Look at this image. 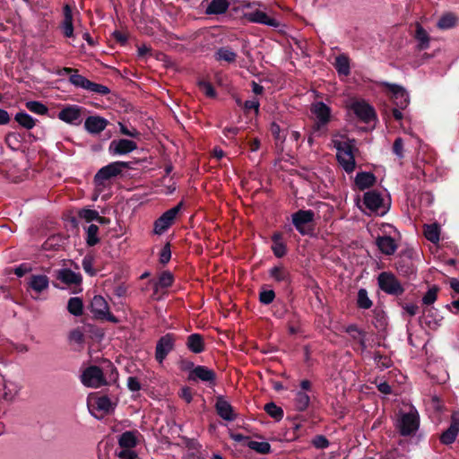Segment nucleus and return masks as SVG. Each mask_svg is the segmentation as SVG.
Here are the masks:
<instances>
[{
  "mask_svg": "<svg viewBox=\"0 0 459 459\" xmlns=\"http://www.w3.org/2000/svg\"><path fill=\"white\" fill-rule=\"evenodd\" d=\"M396 270L402 276L411 278L416 275V268L409 259H402L396 264Z\"/></svg>",
  "mask_w": 459,
  "mask_h": 459,
  "instance_id": "2f4dec72",
  "label": "nucleus"
},
{
  "mask_svg": "<svg viewBox=\"0 0 459 459\" xmlns=\"http://www.w3.org/2000/svg\"><path fill=\"white\" fill-rule=\"evenodd\" d=\"M414 37L419 42L417 46L419 50H425L429 48V35L420 23H417L416 25V31Z\"/></svg>",
  "mask_w": 459,
  "mask_h": 459,
  "instance_id": "c85d7f7f",
  "label": "nucleus"
},
{
  "mask_svg": "<svg viewBox=\"0 0 459 459\" xmlns=\"http://www.w3.org/2000/svg\"><path fill=\"white\" fill-rule=\"evenodd\" d=\"M270 132L273 137V139L278 143H283L286 140V134L281 131L280 126L273 122L270 125Z\"/></svg>",
  "mask_w": 459,
  "mask_h": 459,
  "instance_id": "603ef678",
  "label": "nucleus"
},
{
  "mask_svg": "<svg viewBox=\"0 0 459 459\" xmlns=\"http://www.w3.org/2000/svg\"><path fill=\"white\" fill-rule=\"evenodd\" d=\"M216 373L213 369H211L205 366L198 365L188 374L187 379L189 381H197L207 383L209 386H214L216 385Z\"/></svg>",
  "mask_w": 459,
  "mask_h": 459,
  "instance_id": "f8f14e48",
  "label": "nucleus"
},
{
  "mask_svg": "<svg viewBox=\"0 0 459 459\" xmlns=\"http://www.w3.org/2000/svg\"><path fill=\"white\" fill-rule=\"evenodd\" d=\"M275 299V292L273 290H262L259 292V301L264 305L273 303Z\"/></svg>",
  "mask_w": 459,
  "mask_h": 459,
  "instance_id": "680f3d73",
  "label": "nucleus"
},
{
  "mask_svg": "<svg viewBox=\"0 0 459 459\" xmlns=\"http://www.w3.org/2000/svg\"><path fill=\"white\" fill-rule=\"evenodd\" d=\"M377 280L378 288L387 295L400 297L405 291L402 282L392 272L380 273Z\"/></svg>",
  "mask_w": 459,
  "mask_h": 459,
  "instance_id": "7ed1b4c3",
  "label": "nucleus"
},
{
  "mask_svg": "<svg viewBox=\"0 0 459 459\" xmlns=\"http://www.w3.org/2000/svg\"><path fill=\"white\" fill-rule=\"evenodd\" d=\"M214 57L217 61L234 63L237 58V53L234 52L230 47H221L216 50Z\"/></svg>",
  "mask_w": 459,
  "mask_h": 459,
  "instance_id": "473e14b6",
  "label": "nucleus"
},
{
  "mask_svg": "<svg viewBox=\"0 0 459 459\" xmlns=\"http://www.w3.org/2000/svg\"><path fill=\"white\" fill-rule=\"evenodd\" d=\"M438 290L439 288L436 285L429 288L422 298L423 304L427 306L433 304L437 300Z\"/></svg>",
  "mask_w": 459,
  "mask_h": 459,
  "instance_id": "864d4df0",
  "label": "nucleus"
},
{
  "mask_svg": "<svg viewBox=\"0 0 459 459\" xmlns=\"http://www.w3.org/2000/svg\"><path fill=\"white\" fill-rule=\"evenodd\" d=\"M174 282V276L169 271H164L160 273L156 283L157 287L169 288L172 286Z\"/></svg>",
  "mask_w": 459,
  "mask_h": 459,
  "instance_id": "09e8293b",
  "label": "nucleus"
},
{
  "mask_svg": "<svg viewBox=\"0 0 459 459\" xmlns=\"http://www.w3.org/2000/svg\"><path fill=\"white\" fill-rule=\"evenodd\" d=\"M354 182L360 191H364L376 184L377 178L371 172L361 171L357 173Z\"/></svg>",
  "mask_w": 459,
  "mask_h": 459,
  "instance_id": "b1692460",
  "label": "nucleus"
},
{
  "mask_svg": "<svg viewBox=\"0 0 459 459\" xmlns=\"http://www.w3.org/2000/svg\"><path fill=\"white\" fill-rule=\"evenodd\" d=\"M424 236L425 238L432 242L437 243L439 241L440 228L437 223L427 224L424 226Z\"/></svg>",
  "mask_w": 459,
  "mask_h": 459,
  "instance_id": "58836bf2",
  "label": "nucleus"
},
{
  "mask_svg": "<svg viewBox=\"0 0 459 459\" xmlns=\"http://www.w3.org/2000/svg\"><path fill=\"white\" fill-rule=\"evenodd\" d=\"M419 427L420 416L415 408H411L409 412L401 413L395 422V429L403 437L415 435Z\"/></svg>",
  "mask_w": 459,
  "mask_h": 459,
  "instance_id": "f257e3e1",
  "label": "nucleus"
},
{
  "mask_svg": "<svg viewBox=\"0 0 459 459\" xmlns=\"http://www.w3.org/2000/svg\"><path fill=\"white\" fill-rule=\"evenodd\" d=\"M83 108L77 105H67L64 107L57 114V117L70 125H79L82 120V112Z\"/></svg>",
  "mask_w": 459,
  "mask_h": 459,
  "instance_id": "4468645a",
  "label": "nucleus"
},
{
  "mask_svg": "<svg viewBox=\"0 0 459 459\" xmlns=\"http://www.w3.org/2000/svg\"><path fill=\"white\" fill-rule=\"evenodd\" d=\"M337 160L342 165L343 169L349 174L351 173L356 168V161L354 155L345 157L342 154H337Z\"/></svg>",
  "mask_w": 459,
  "mask_h": 459,
  "instance_id": "37998d69",
  "label": "nucleus"
},
{
  "mask_svg": "<svg viewBox=\"0 0 459 459\" xmlns=\"http://www.w3.org/2000/svg\"><path fill=\"white\" fill-rule=\"evenodd\" d=\"M345 332L349 333L354 340L358 339L359 336H366V332L359 329L357 325H350L346 327Z\"/></svg>",
  "mask_w": 459,
  "mask_h": 459,
  "instance_id": "69168bd1",
  "label": "nucleus"
},
{
  "mask_svg": "<svg viewBox=\"0 0 459 459\" xmlns=\"http://www.w3.org/2000/svg\"><path fill=\"white\" fill-rule=\"evenodd\" d=\"M14 120L19 124V126L27 130L32 129L36 125V119L25 111L18 112L14 117Z\"/></svg>",
  "mask_w": 459,
  "mask_h": 459,
  "instance_id": "72a5a7b5",
  "label": "nucleus"
},
{
  "mask_svg": "<svg viewBox=\"0 0 459 459\" xmlns=\"http://www.w3.org/2000/svg\"><path fill=\"white\" fill-rule=\"evenodd\" d=\"M184 202H179L176 206L167 210L155 221L153 231L157 235L163 234L175 221L177 216L180 212Z\"/></svg>",
  "mask_w": 459,
  "mask_h": 459,
  "instance_id": "423d86ee",
  "label": "nucleus"
},
{
  "mask_svg": "<svg viewBox=\"0 0 459 459\" xmlns=\"http://www.w3.org/2000/svg\"><path fill=\"white\" fill-rule=\"evenodd\" d=\"M334 67L338 74L348 75L351 73L350 60L346 55H339L335 57Z\"/></svg>",
  "mask_w": 459,
  "mask_h": 459,
  "instance_id": "e433bc0d",
  "label": "nucleus"
},
{
  "mask_svg": "<svg viewBox=\"0 0 459 459\" xmlns=\"http://www.w3.org/2000/svg\"><path fill=\"white\" fill-rule=\"evenodd\" d=\"M109 121L103 117L89 116L84 121V129L91 134H99L106 129Z\"/></svg>",
  "mask_w": 459,
  "mask_h": 459,
  "instance_id": "2eb2a0df",
  "label": "nucleus"
},
{
  "mask_svg": "<svg viewBox=\"0 0 459 459\" xmlns=\"http://www.w3.org/2000/svg\"><path fill=\"white\" fill-rule=\"evenodd\" d=\"M334 147L338 152L337 154H342L345 156L354 155L353 151L355 148L350 141H347V142L336 141V142H334Z\"/></svg>",
  "mask_w": 459,
  "mask_h": 459,
  "instance_id": "a18cd8bd",
  "label": "nucleus"
},
{
  "mask_svg": "<svg viewBox=\"0 0 459 459\" xmlns=\"http://www.w3.org/2000/svg\"><path fill=\"white\" fill-rule=\"evenodd\" d=\"M137 149V143L134 141L121 138L113 140L108 146V152L112 156L126 155Z\"/></svg>",
  "mask_w": 459,
  "mask_h": 459,
  "instance_id": "ddd939ff",
  "label": "nucleus"
},
{
  "mask_svg": "<svg viewBox=\"0 0 459 459\" xmlns=\"http://www.w3.org/2000/svg\"><path fill=\"white\" fill-rule=\"evenodd\" d=\"M28 288L34 290L36 293L40 294L45 290L48 289L49 279L47 275L43 274H31L28 279Z\"/></svg>",
  "mask_w": 459,
  "mask_h": 459,
  "instance_id": "6ab92c4d",
  "label": "nucleus"
},
{
  "mask_svg": "<svg viewBox=\"0 0 459 459\" xmlns=\"http://www.w3.org/2000/svg\"><path fill=\"white\" fill-rule=\"evenodd\" d=\"M294 404L298 411H305L310 404L309 395L303 391H298L295 394Z\"/></svg>",
  "mask_w": 459,
  "mask_h": 459,
  "instance_id": "f704fd0d",
  "label": "nucleus"
},
{
  "mask_svg": "<svg viewBox=\"0 0 459 459\" xmlns=\"http://www.w3.org/2000/svg\"><path fill=\"white\" fill-rule=\"evenodd\" d=\"M61 29L65 37L71 38L74 36L73 13L68 4L64 7V21Z\"/></svg>",
  "mask_w": 459,
  "mask_h": 459,
  "instance_id": "cd10ccee",
  "label": "nucleus"
},
{
  "mask_svg": "<svg viewBox=\"0 0 459 459\" xmlns=\"http://www.w3.org/2000/svg\"><path fill=\"white\" fill-rule=\"evenodd\" d=\"M291 222L300 235L312 236L315 230V212L300 209L291 214Z\"/></svg>",
  "mask_w": 459,
  "mask_h": 459,
  "instance_id": "f03ea898",
  "label": "nucleus"
},
{
  "mask_svg": "<svg viewBox=\"0 0 459 459\" xmlns=\"http://www.w3.org/2000/svg\"><path fill=\"white\" fill-rule=\"evenodd\" d=\"M186 345L190 351L196 354L203 352L205 349L204 337L200 333L190 334L186 339Z\"/></svg>",
  "mask_w": 459,
  "mask_h": 459,
  "instance_id": "a878e982",
  "label": "nucleus"
},
{
  "mask_svg": "<svg viewBox=\"0 0 459 459\" xmlns=\"http://www.w3.org/2000/svg\"><path fill=\"white\" fill-rule=\"evenodd\" d=\"M381 86L390 91L391 100L395 107L406 108L410 104V97L407 91L401 85L382 82Z\"/></svg>",
  "mask_w": 459,
  "mask_h": 459,
  "instance_id": "1a4fd4ad",
  "label": "nucleus"
},
{
  "mask_svg": "<svg viewBox=\"0 0 459 459\" xmlns=\"http://www.w3.org/2000/svg\"><path fill=\"white\" fill-rule=\"evenodd\" d=\"M393 152L400 159L403 158V141L401 137H397L393 144Z\"/></svg>",
  "mask_w": 459,
  "mask_h": 459,
  "instance_id": "338daca9",
  "label": "nucleus"
},
{
  "mask_svg": "<svg viewBox=\"0 0 459 459\" xmlns=\"http://www.w3.org/2000/svg\"><path fill=\"white\" fill-rule=\"evenodd\" d=\"M247 446L260 455H268L271 453V445L268 442H258L248 440Z\"/></svg>",
  "mask_w": 459,
  "mask_h": 459,
  "instance_id": "79ce46f5",
  "label": "nucleus"
},
{
  "mask_svg": "<svg viewBox=\"0 0 459 459\" xmlns=\"http://www.w3.org/2000/svg\"><path fill=\"white\" fill-rule=\"evenodd\" d=\"M273 245L271 249L277 258H281L286 255L288 248L286 243L283 241V234L281 231H275L271 237Z\"/></svg>",
  "mask_w": 459,
  "mask_h": 459,
  "instance_id": "4be33fe9",
  "label": "nucleus"
},
{
  "mask_svg": "<svg viewBox=\"0 0 459 459\" xmlns=\"http://www.w3.org/2000/svg\"><path fill=\"white\" fill-rule=\"evenodd\" d=\"M89 81L90 80H88L86 77L79 74L78 72L75 73L74 74H72V76L69 77V82L73 85H74L77 88H82L84 90L87 89Z\"/></svg>",
  "mask_w": 459,
  "mask_h": 459,
  "instance_id": "5fc2aeb1",
  "label": "nucleus"
},
{
  "mask_svg": "<svg viewBox=\"0 0 459 459\" xmlns=\"http://www.w3.org/2000/svg\"><path fill=\"white\" fill-rule=\"evenodd\" d=\"M176 336L173 333H167L161 336L155 347V359L159 363H162L170 351L174 350Z\"/></svg>",
  "mask_w": 459,
  "mask_h": 459,
  "instance_id": "9d476101",
  "label": "nucleus"
},
{
  "mask_svg": "<svg viewBox=\"0 0 459 459\" xmlns=\"http://www.w3.org/2000/svg\"><path fill=\"white\" fill-rule=\"evenodd\" d=\"M264 411L276 421L283 418V410L273 402L268 403L264 406Z\"/></svg>",
  "mask_w": 459,
  "mask_h": 459,
  "instance_id": "ea45409f",
  "label": "nucleus"
},
{
  "mask_svg": "<svg viewBox=\"0 0 459 459\" xmlns=\"http://www.w3.org/2000/svg\"><path fill=\"white\" fill-rule=\"evenodd\" d=\"M99 227L95 224H91L87 229L86 243L90 247H93L100 242L98 238Z\"/></svg>",
  "mask_w": 459,
  "mask_h": 459,
  "instance_id": "49530a36",
  "label": "nucleus"
},
{
  "mask_svg": "<svg viewBox=\"0 0 459 459\" xmlns=\"http://www.w3.org/2000/svg\"><path fill=\"white\" fill-rule=\"evenodd\" d=\"M310 110L316 117V121L312 126L313 133L322 131L331 121V108L323 101H317L312 104Z\"/></svg>",
  "mask_w": 459,
  "mask_h": 459,
  "instance_id": "39448f33",
  "label": "nucleus"
},
{
  "mask_svg": "<svg viewBox=\"0 0 459 459\" xmlns=\"http://www.w3.org/2000/svg\"><path fill=\"white\" fill-rule=\"evenodd\" d=\"M96 407L99 411L108 413L114 409V404L107 395H102L97 399Z\"/></svg>",
  "mask_w": 459,
  "mask_h": 459,
  "instance_id": "8fccbe9b",
  "label": "nucleus"
},
{
  "mask_svg": "<svg viewBox=\"0 0 459 459\" xmlns=\"http://www.w3.org/2000/svg\"><path fill=\"white\" fill-rule=\"evenodd\" d=\"M373 303L368 298L366 289H359L358 291L357 306L359 308L368 309L372 307Z\"/></svg>",
  "mask_w": 459,
  "mask_h": 459,
  "instance_id": "c03bdc74",
  "label": "nucleus"
},
{
  "mask_svg": "<svg viewBox=\"0 0 459 459\" xmlns=\"http://www.w3.org/2000/svg\"><path fill=\"white\" fill-rule=\"evenodd\" d=\"M458 18L453 13H446L440 17L437 22V28L441 30H449L457 24Z\"/></svg>",
  "mask_w": 459,
  "mask_h": 459,
  "instance_id": "c9c22d12",
  "label": "nucleus"
},
{
  "mask_svg": "<svg viewBox=\"0 0 459 459\" xmlns=\"http://www.w3.org/2000/svg\"><path fill=\"white\" fill-rule=\"evenodd\" d=\"M25 106L30 112H33L38 115H45L48 111L47 106L37 100L28 101L26 102Z\"/></svg>",
  "mask_w": 459,
  "mask_h": 459,
  "instance_id": "de8ad7c7",
  "label": "nucleus"
},
{
  "mask_svg": "<svg viewBox=\"0 0 459 459\" xmlns=\"http://www.w3.org/2000/svg\"><path fill=\"white\" fill-rule=\"evenodd\" d=\"M86 90L89 91H91V92L99 93L102 96H105V95H108L110 93V90L108 87H107L103 84L93 82L91 81H89Z\"/></svg>",
  "mask_w": 459,
  "mask_h": 459,
  "instance_id": "4d7b16f0",
  "label": "nucleus"
},
{
  "mask_svg": "<svg viewBox=\"0 0 459 459\" xmlns=\"http://www.w3.org/2000/svg\"><path fill=\"white\" fill-rule=\"evenodd\" d=\"M244 16L250 22L264 24L273 28H278L281 24L278 20L270 17L264 12L260 10L246 13Z\"/></svg>",
  "mask_w": 459,
  "mask_h": 459,
  "instance_id": "dca6fc26",
  "label": "nucleus"
},
{
  "mask_svg": "<svg viewBox=\"0 0 459 459\" xmlns=\"http://www.w3.org/2000/svg\"><path fill=\"white\" fill-rule=\"evenodd\" d=\"M230 7L228 0H211L207 3L204 13L206 15H220L225 13Z\"/></svg>",
  "mask_w": 459,
  "mask_h": 459,
  "instance_id": "393cba45",
  "label": "nucleus"
},
{
  "mask_svg": "<svg viewBox=\"0 0 459 459\" xmlns=\"http://www.w3.org/2000/svg\"><path fill=\"white\" fill-rule=\"evenodd\" d=\"M269 275L277 282L290 284L291 275L283 265H276L269 270Z\"/></svg>",
  "mask_w": 459,
  "mask_h": 459,
  "instance_id": "bb28decb",
  "label": "nucleus"
},
{
  "mask_svg": "<svg viewBox=\"0 0 459 459\" xmlns=\"http://www.w3.org/2000/svg\"><path fill=\"white\" fill-rule=\"evenodd\" d=\"M94 257L91 255H86L82 261V266L84 272L90 276H95L97 270L93 268Z\"/></svg>",
  "mask_w": 459,
  "mask_h": 459,
  "instance_id": "3c124183",
  "label": "nucleus"
},
{
  "mask_svg": "<svg viewBox=\"0 0 459 459\" xmlns=\"http://www.w3.org/2000/svg\"><path fill=\"white\" fill-rule=\"evenodd\" d=\"M383 202V197L376 190H371L364 194L363 204L370 211L377 212L382 207Z\"/></svg>",
  "mask_w": 459,
  "mask_h": 459,
  "instance_id": "412c9836",
  "label": "nucleus"
},
{
  "mask_svg": "<svg viewBox=\"0 0 459 459\" xmlns=\"http://www.w3.org/2000/svg\"><path fill=\"white\" fill-rule=\"evenodd\" d=\"M67 310L71 315L74 316H82L83 314L82 299L78 297L70 298L67 302Z\"/></svg>",
  "mask_w": 459,
  "mask_h": 459,
  "instance_id": "4c0bfd02",
  "label": "nucleus"
},
{
  "mask_svg": "<svg viewBox=\"0 0 459 459\" xmlns=\"http://www.w3.org/2000/svg\"><path fill=\"white\" fill-rule=\"evenodd\" d=\"M21 134L14 132H10L6 134L4 141L8 147L13 150H16L21 143Z\"/></svg>",
  "mask_w": 459,
  "mask_h": 459,
  "instance_id": "6e6d98bb",
  "label": "nucleus"
},
{
  "mask_svg": "<svg viewBox=\"0 0 459 459\" xmlns=\"http://www.w3.org/2000/svg\"><path fill=\"white\" fill-rule=\"evenodd\" d=\"M120 449L133 450L137 445L136 436L133 431H126L122 433L118 438Z\"/></svg>",
  "mask_w": 459,
  "mask_h": 459,
  "instance_id": "7c9ffc66",
  "label": "nucleus"
},
{
  "mask_svg": "<svg viewBox=\"0 0 459 459\" xmlns=\"http://www.w3.org/2000/svg\"><path fill=\"white\" fill-rule=\"evenodd\" d=\"M82 383L91 388H99L107 385L102 369L98 366H90L81 375Z\"/></svg>",
  "mask_w": 459,
  "mask_h": 459,
  "instance_id": "0eeeda50",
  "label": "nucleus"
},
{
  "mask_svg": "<svg viewBox=\"0 0 459 459\" xmlns=\"http://www.w3.org/2000/svg\"><path fill=\"white\" fill-rule=\"evenodd\" d=\"M376 245L382 254L392 255L395 253L398 246L394 239L390 236H379L376 239Z\"/></svg>",
  "mask_w": 459,
  "mask_h": 459,
  "instance_id": "5701e85b",
  "label": "nucleus"
},
{
  "mask_svg": "<svg viewBox=\"0 0 459 459\" xmlns=\"http://www.w3.org/2000/svg\"><path fill=\"white\" fill-rule=\"evenodd\" d=\"M198 86H199L200 90L203 91L204 93L205 94V96H207L208 98H215L216 97V95H217L216 91H215L213 85L210 82H207L204 80L199 81Z\"/></svg>",
  "mask_w": 459,
  "mask_h": 459,
  "instance_id": "bf43d9fd",
  "label": "nucleus"
},
{
  "mask_svg": "<svg viewBox=\"0 0 459 459\" xmlns=\"http://www.w3.org/2000/svg\"><path fill=\"white\" fill-rule=\"evenodd\" d=\"M86 90L89 91H91V92L99 93L102 96H105V95H108L110 93V90L108 87H107L103 84L93 82L91 81H89Z\"/></svg>",
  "mask_w": 459,
  "mask_h": 459,
  "instance_id": "13d9d810",
  "label": "nucleus"
},
{
  "mask_svg": "<svg viewBox=\"0 0 459 459\" xmlns=\"http://www.w3.org/2000/svg\"><path fill=\"white\" fill-rule=\"evenodd\" d=\"M63 245V238L59 235H52L42 244V248L46 251L58 250Z\"/></svg>",
  "mask_w": 459,
  "mask_h": 459,
  "instance_id": "a19ab883",
  "label": "nucleus"
},
{
  "mask_svg": "<svg viewBox=\"0 0 459 459\" xmlns=\"http://www.w3.org/2000/svg\"><path fill=\"white\" fill-rule=\"evenodd\" d=\"M372 324L378 332H383L386 329L388 325L387 316L385 312L381 308H375L373 310Z\"/></svg>",
  "mask_w": 459,
  "mask_h": 459,
  "instance_id": "c756f323",
  "label": "nucleus"
},
{
  "mask_svg": "<svg viewBox=\"0 0 459 459\" xmlns=\"http://www.w3.org/2000/svg\"><path fill=\"white\" fill-rule=\"evenodd\" d=\"M56 276L57 280L68 286L80 285L82 281V275L80 273H74L71 269H60L56 271Z\"/></svg>",
  "mask_w": 459,
  "mask_h": 459,
  "instance_id": "aec40b11",
  "label": "nucleus"
},
{
  "mask_svg": "<svg viewBox=\"0 0 459 459\" xmlns=\"http://www.w3.org/2000/svg\"><path fill=\"white\" fill-rule=\"evenodd\" d=\"M170 243H166L160 252V263L163 265L167 264L171 258Z\"/></svg>",
  "mask_w": 459,
  "mask_h": 459,
  "instance_id": "0e129e2a",
  "label": "nucleus"
},
{
  "mask_svg": "<svg viewBox=\"0 0 459 459\" xmlns=\"http://www.w3.org/2000/svg\"><path fill=\"white\" fill-rule=\"evenodd\" d=\"M99 212L95 210L83 208L78 212V216L81 219L85 220L87 222H91L97 220Z\"/></svg>",
  "mask_w": 459,
  "mask_h": 459,
  "instance_id": "e2e57ef3",
  "label": "nucleus"
},
{
  "mask_svg": "<svg viewBox=\"0 0 459 459\" xmlns=\"http://www.w3.org/2000/svg\"><path fill=\"white\" fill-rule=\"evenodd\" d=\"M116 455L118 459H138L135 451L130 449H120L119 451H116Z\"/></svg>",
  "mask_w": 459,
  "mask_h": 459,
  "instance_id": "774afa93",
  "label": "nucleus"
},
{
  "mask_svg": "<svg viewBox=\"0 0 459 459\" xmlns=\"http://www.w3.org/2000/svg\"><path fill=\"white\" fill-rule=\"evenodd\" d=\"M91 312L98 319H105L108 322L117 323V318L109 312L108 304L106 299L100 295H95L90 304Z\"/></svg>",
  "mask_w": 459,
  "mask_h": 459,
  "instance_id": "6e6552de",
  "label": "nucleus"
},
{
  "mask_svg": "<svg viewBox=\"0 0 459 459\" xmlns=\"http://www.w3.org/2000/svg\"><path fill=\"white\" fill-rule=\"evenodd\" d=\"M311 444L316 449H325L330 446V441L324 435H316L312 438Z\"/></svg>",
  "mask_w": 459,
  "mask_h": 459,
  "instance_id": "052dcab7",
  "label": "nucleus"
},
{
  "mask_svg": "<svg viewBox=\"0 0 459 459\" xmlns=\"http://www.w3.org/2000/svg\"><path fill=\"white\" fill-rule=\"evenodd\" d=\"M459 433V415L453 414L451 422L447 429L442 432L439 440L443 445L448 446L453 444Z\"/></svg>",
  "mask_w": 459,
  "mask_h": 459,
  "instance_id": "a211bd4d",
  "label": "nucleus"
},
{
  "mask_svg": "<svg viewBox=\"0 0 459 459\" xmlns=\"http://www.w3.org/2000/svg\"><path fill=\"white\" fill-rule=\"evenodd\" d=\"M127 169H131L130 162L113 161L98 170L94 176V183L96 186H104L105 181L121 175Z\"/></svg>",
  "mask_w": 459,
  "mask_h": 459,
  "instance_id": "20e7f679",
  "label": "nucleus"
},
{
  "mask_svg": "<svg viewBox=\"0 0 459 459\" xmlns=\"http://www.w3.org/2000/svg\"><path fill=\"white\" fill-rule=\"evenodd\" d=\"M215 411L217 414L227 421H232L236 419L237 414L231 404L225 400L223 395L216 396Z\"/></svg>",
  "mask_w": 459,
  "mask_h": 459,
  "instance_id": "f3484780",
  "label": "nucleus"
},
{
  "mask_svg": "<svg viewBox=\"0 0 459 459\" xmlns=\"http://www.w3.org/2000/svg\"><path fill=\"white\" fill-rule=\"evenodd\" d=\"M350 108L364 123H370L377 117L374 108L363 100L352 102Z\"/></svg>",
  "mask_w": 459,
  "mask_h": 459,
  "instance_id": "9b49d317",
  "label": "nucleus"
}]
</instances>
